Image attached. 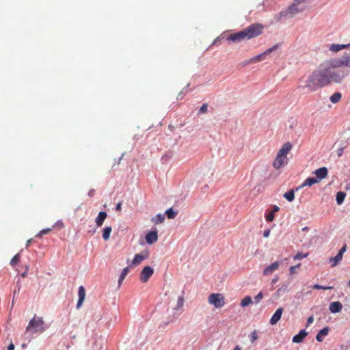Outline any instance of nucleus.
Masks as SVG:
<instances>
[{
	"instance_id": "37998d69",
	"label": "nucleus",
	"mask_w": 350,
	"mask_h": 350,
	"mask_svg": "<svg viewBox=\"0 0 350 350\" xmlns=\"http://www.w3.org/2000/svg\"><path fill=\"white\" fill-rule=\"evenodd\" d=\"M306 0H294L293 4H295L296 5H299V4L305 2Z\"/></svg>"
},
{
	"instance_id": "a19ab883",
	"label": "nucleus",
	"mask_w": 350,
	"mask_h": 350,
	"mask_svg": "<svg viewBox=\"0 0 350 350\" xmlns=\"http://www.w3.org/2000/svg\"><path fill=\"white\" fill-rule=\"evenodd\" d=\"M301 264H297L296 266H291L290 267V273L293 274L295 272V269L298 267H299Z\"/></svg>"
},
{
	"instance_id": "393cba45",
	"label": "nucleus",
	"mask_w": 350,
	"mask_h": 350,
	"mask_svg": "<svg viewBox=\"0 0 350 350\" xmlns=\"http://www.w3.org/2000/svg\"><path fill=\"white\" fill-rule=\"evenodd\" d=\"M345 196H346V193L345 192H342V191L337 192L336 198L337 204H341L344 202Z\"/></svg>"
},
{
	"instance_id": "0eeeda50",
	"label": "nucleus",
	"mask_w": 350,
	"mask_h": 350,
	"mask_svg": "<svg viewBox=\"0 0 350 350\" xmlns=\"http://www.w3.org/2000/svg\"><path fill=\"white\" fill-rule=\"evenodd\" d=\"M304 9L299 8L298 5L292 3L287 10L281 11L278 15L280 18H290L295 14L302 12Z\"/></svg>"
},
{
	"instance_id": "412c9836",
	"label": "nucleus",
	"mask_w": 350,
	"mask_h": 350,
	"mask_svg": "<svg viewBox=\"0 0 350 350\" xmlns=\"http://www.w3.org/2000/svg\"><path fill=\"white\" fill-rule=\"evenodd\" d=\"M266 55H267V54L265 53V52L262 53L261 54H259V55L251 58L247 62V64H254V63L261 62L262 60H263L265 59Z\"/></svg>"
},
{
	"instance_id": "49530a36",
	"label": "nucleus",
	"mask_w": 350,
	"mask_h": 350,
	"mask_svg": "<svg viewBox=\"0 0 350 350\" xmlns=\"http://www.w3.org/2000/svg\"><path fill=\"white\" fill-rule=\"evenodd\" d=\"M314 321V318L313 317H308V320H307V326H308L310 324H311Z\"/></svg>"
},
{
	"instance_id": "ddd939ff",
	"label": "nucleus",
	"mask_w": 350,
	"mask_h": 350,
	"mask_svg": "<svg viewBox=\"0 0 350 350\" xmlns=\"http://www.w3.org/2000/svg\"><path fill=\"white\" fill-rule=\"evenodd\" d=\"M282 312H283L282 308H278L270 319V321H269L270 324L271 325L276 324L280 320Z\"/></svg>"
},
{
	"instance_id": "473e14b6",
	"label": "nucleus",
	"mask_w": 350,
	"mask_h": 350,
	"mask_svg": "<svg viewBox=\"0 0 350 350\" xmlns=\"http://www.w3.org/2000/svg\"><path fill=\"white\" fill-rule=\"evenodd\" d=\"M308 256V253L306 254H303L301 252H299L297 253L295 256H294V260H301L302 258H304Z\"/></svg>"
},
{
	"instance_id": "7ed1b4c3",
	"label": "nucleus",
	"mask_w": 350,
	"mask_h": 350,
	"mask_svg": "<svg viewBox=\"0 0 350 350\" xmlns=\"http://www.w3.org/2000/svg\"><path fill=\"white\" fill-rule=\"evenodd\" d=\"M293 148L291 142H286L283 144L282 148L278 150L276 157L273 163V167L275 170H280L281 167L288 163L287 155Z\"/></svg>"
},
{
	"instance_id": "13d9d810",
	"label": "nucleus",
	"mask_w": 350,
	"mask_h": 350,
	"mask_svg": "<svg viewBox=\"0 0 350 350\" xmlns=\"http://www.w3.org/2000/svg\"><path fill=\"white\" fill-rule=\"evenodd\" d=\"M349 286H350V279H349Z\"/></svg>"
},
{
	"instance_id": "6e6552de",
	"label": "nucleus",
	"mask_w": 350,
	"mask_h": 350,
	"mask_svg": "<svg viewBox=\"0 0 350 350\" xmlns=\"http://www.w3.org/2000/svg\"><path fill=\"white\" fill-rule=\"evenodd\" d=\"M154 269L150 266H146L143 268L139 279L142 282H147L149 278L153 275Z\"/></svg>"
},
{
	"instance_id": "f704fd0d",
	"label": "nucleus",
	"mask_w": 350,
	"mask_h": 350,
	"mask_svg": "<svg viewBox=\"0 0 350 350\" xmlns=\"http://www.w3.org/2000/svg\"><path fill=\"white\" fill-rule=\"evenodd\" d=\"M251 342H254L255 340L258 339V335L256 331H253L250 334Z\"/></svg>"
},
{
	"instance_id": "5701e85b",
	"label": "nucleus",
	"mask_w": 350,
	"mask_h": 350,
	"mask_svg": "<svg viewBox=\"0 0 350 350\" xmlns=\"http://www.w3.org/2000/svg\"><path fill=\"white\" fill-rule=\"evenodd\" d=\"M111 231H112V228L110 227V226H107V227H105L103 228V239L105 241L109 240V239L110 237V234L111 233Z\"/></svg>"
},
{
	"instance_id": "8fccbe9b",
	"label": "nucleus",
	"mask_w": 350,
	"mask_h": 350,
	"mask_svg": "<svg viewBox=\"0 0 350 350\" xmlns=\"http://www.w3.org/2000/svg\"><path fill=\"white\" fill-rule=\"evenodd\" d=\"M279 210H280V208L277 205H274L271 212H273L274 213L275 212L279 211Z\"/></svg>"
},
{
	"instance_id": "1a4fd4ad",
	"label": "nucleus",
	"mask_w": 350,
	"mask_h": 350,
	"mask_svg": "<svg viewBox=\"0 0 350 350\" xmlns=\"http://www.w3.org/2000/svg\"><path fill=\"white\" fill-rule=\"evenodd\" d=\"M149 257V252L148 250L143 251L139 254H136L132 260L131 265L133 266H137L140 265L143 260Z\"/></svg>"
},
{
	"instance_id": "9b49d317",
	"label": "nucleus",
	"mask_w": 350,
	"mask_h": 350,
	"mask_svg": "<svg viewBox=\"0 0 350 350\" xmlns=\"http://www.w3.org/2000/svg\"><path fill=\"white\" fill-rule=\"evenodd\" d=\"M280 267V262L276 261L265 267L263 271V275H269L273 273L275 271L278 269Z\"/></svg>"
},
{
	"instance_id": "bb28decb",
	"label": "nucleus",
	"mask_w": 350,
	"mask_h": 350,
	"mask_svg": "<svg viewBox=\"0 0 350 350\" xmlns=\"http://www.w3.org/2000/svg\"><path fill=\"white\" fill-rule=\"evenodd\" d=\"M164 220H165V217H164V215H162V214H158V215H156L155 217L152 219V221L155 224H161V223H163L164 221Z\"/></svg>"
},
{
	"instance_id": "de8ad7c7",
	"label": "nucleus",
	"mask_w": 350,
	"mask_h": 350,
	"mask_svg": "<svg viewBox=\"0 0 350 350\" xmlns=\"http://www.w3.org/2000/svg\"><path fill=\"white\" fill-rule=\"evenodd\" d=\"M94 193H95V190H94V189H90V190L89 191V192H88V196H90V197H92V196H94Z\"/></svg>"
},
{
	"instance_id": "a18cd8bd",
	"label": "nucleus",
	"mask_w": 350,
	"mask_h": 350,
	"mask_svg": "<svg viewBox=\"0 0 350 350\" xmlns=\"http://www.w3.org/2000/svg\"><path fill=\"white\" fill-rule=\"evenodd\" d=\"M271 230L269 229L265 230L263 232V236L265 237H268L270 234Z\"/></svg>"
},
{
	"instance_id": "5fc2aeb1",
	"label": "nucleus",
	"mask_w": 350,
	"mask_h": 350,
	"mask_svg": "<svg viewBox=\"0 0 350 350\" xmlns=\"http://www.w3.org/2000/svg\"><path fill=\"white\" fill-rule=\"evenodd\" d=\"M124 279H121L120 277H119V280H118V286L120 287L122 284V282H123Z\"/></svg>"
},
{
	"instance_id": "f8f14e48",
	"label": "nucleus",
	"mask_w": 350,
	"mask_h": 350,
	"mask_svg": "<svg viewBox=\"0 0 350 350\" xmlns=\"http://www.w3.org/2000/svg\"><path fill=\"white\" fill-rule=\"evenodd\" d=\"M158 240V233L157 230L150 231L146 235V241L151 245L157 242Z\"/></svg>"
},
{
	"instance_id": "4d7b16f0",
	"label": "nucleus",
	"mask_w": 350,
	"mask_h": 350,
	"mask_svg": "<svg viewBox=\"0 0 350 350\" xmlns=\"http://www.w3.org/2000/svg\"><path fill=\"white\" fill-rule=\"evenodd\" d=\"M342 149L338 151V155L339 156H340L342 154Z\"/></svg>"
},
{
	"instance_id": "7c9ffc66",
	"label": "nucleus",
	"mask_w": 350,
	"mask_h": 350,
	"mask_svg": "<svg viewBox=\"0 0 350 350\" xmlns=\"http://www.w3.org/2000/svg\"><path fill=\"white\" fill-rule=\"evenodd\" d=\"M19 260H20V254H17L12 258V260L10 261L11 266L14 267L19 262Z\"/></svg>"
},
{
	"instance_id": "58836bf2",
	"label": "nucleus",
	"mask_w": 350,
	"mask_h": 350,
	"mask_svg": "<svg viewBox=\"0 0 350 350\" xmlns=\"http://www.w3.org/2000/svg\"><path fill=\"white\" fill-rule=\"evenodd\" d=\"M278 48V44H275L274 46H273L272 47L268 49L267 50L265 51V53L267 55H269L270 54L271 52L274 51L275 50H276Z\"/></svg>"
},
{
	"instance_id": "a211bd4d",
	"label": "nucleus",
	"mask_w": 350,
	"mask_h": 350,
	"mask_svg": "<svg viewBox=\"0 0 350 350\" xmlns=\"http://www.w3.org/2000/svg\"><path fill=\"white\" fill-rule=\"evenodd\" d=\"M349 47H350V44H331L329 46V49L332 52L336 53V52H338L339 51H340L342 49H347Z\"/></svg>"
},
{
	"instance_id": "4468645a",
	"label": "nucleus",
	"mask_w": 350,
	"mask_h": 350,
	"mask_svg": "<svg viewBox=\"0 0 350 350\" xmlns=\"http://www.w3.org/2000/svg\"><path fill=\"white\" fill-rule=\"evenodd\" d=\"M79 299L77 304V308L79 309L81 306L85 297V290L83 286H79L78 291Z\"/></svg>"
},
{
	"instance_id": "864d4df0",
	"label": "nucleus",
	"mask_w": 350,
	"mask_h": 350,
	"mask_svg": "<svg viewBox=\"0 0 350 350\" xmlns=\"http://www.w3.org/2000/svg\"><path fill=\"white\" fill-rule=\"evenodd\" d=\"M31 243V239H29L27 240V241L26 242V247H28Z\"/></svg>"
},
{
	"instance_id": "79ce46f5",
	"label": "nucleus",
	"mask_w": 350,
	"mask_h": 350,
	"mask_svg": "<svg viewBox=\"0 0 350 350\" xmlns=\"http://www.w3.org/2000/svg\"><path fill=\"white\" fill-rule=\"evenodd\" d=\"M288 288V285L287 284H283L278 290V291L280 292V291H286Z\"/></svg>"
},
{
	"instance_id": "9d476101",
	"label": "nucleus",
	"mask_w": 350,
	"mask_h": 350,
	"mask_svg": "<svg viewBox=\"0 0 350 350\" xmlns=\"http://www.w3.org/2000/svg\"><path fill=\"white\" fill-rule=\"evenodd\" d=\"M346 250L347 245H344L336 256L331 257L329 258V262L332 264V267L336 266L342 260L343 254L346 252Z\"/></svg>"
},
{
	"instance_id": "aec40b11",
	"label": "nucleus",
	"mask_w": 350,
	"mask_h": 350,
	"mask_svg": "<svg viewBox=\"0 0 350 350\" xmlns=\"http://www.w3.org/2000/svg\"><path fill=\"white\" fill-rule=\"evenodd\" d=\"M329 330V328L328 327H325L321 329L316 336V340L319 342H322L325 336L328 334Z\"/></svg>"
},
{
	"instance_id": "b1692460",
	"label": "nucleus",
	"mask_w": 350,
	"mask_h": 350,
	"mask_svg": "<svg viewBox=\"0 0 350 350\" xmlns=\"http://www.w3.org/2000/svg\"><path fill=\"white\" fill-rule=\"evenodd\" d=\"M341 97L342 94L340 92H335L330 96L329 100L332 103H337L340 101Z\"/></svg>"
},
{
	"instance_id": "4be33fe9",
	"label": "nucleus",
	"mask_w": 350,
	"mask_h": 350,
	"mask_svg": "<svg viewBox=\"0 0 350 350\" xmlns=\"http://www.w3.org/2000/svg\"><path fill=\"white\" fill-rule=\"evenodd\" d=\"M319 182V180H318V178H314V177H309L304 180V182L301 185V187H304L306 186L310 187L312 185L317 183Z\"/></svg>"
},
{
	"instance_id": "3c124183",
	"label": "nucleus",
	"mask_w": 350,
	"mask_h": 350,
	"mask_svg": "<svg viewBox=\"0 0 350 350\" xmlns=\"http://www.w3.org/2000/svg\"><path fill=\"white\" fill-rule=\"evenodd\" d=\"M14 345L12 343H10L8 347V350H14Z\"/></svg>"
},
{
	"instance_id": "20e7f679",
	"label": "nucleus",
	"mask_w": 350,
	"mask_h": 350,
	"mask_svg": "<svg viewBox=\"0 0 350 350\" xmlns=\"http://www.w3.org/2000/svg\"><path fill=\"white\" fill-rule=\"evenodd\" d=\"M44 322L41 317H33L29 323L25 333L33 334L44 331Z\"/></svg>"
},
{
	"instance_id": "4c0bfd02",
	"label": "nucleus",
	"mask_w": 350,
	"mask_h": 350,
	"mask_svg": "<svg viewBox=\"0 0 350 350\" xmlns=\"http://www.w3.org/2000/svg\"><path fill=\"white\" fill-rule=\"evenodd\" d=\"M207 109H208V105L206 103H204L201 106V107L199 110V113H204L207 111Z\"/></svg>"
},
{
	"instance_id": "39448f33",
	"label": "nucleus",
	"mask_w": 350,
	"mask_h": 350,
	"mask_svg": "<svg viewBox=\"0 0 350 350\" xmlns=\"http://www.w3.org/2000/svg\"><path fill=\"white\" fill-rule=\"evenodd\" d=\"M331 60L336 68L346 67L350 69V53H345L340 57L332 58Z\"/></svg>"
},
{
	"instance_id": "f03ea898",
	"label": "nucleus",
	"mask_w": 350,
	"mask_h": 350,
	"mask_svg": "<svg viewBox=\"0 0 350 350\" xmlns=\"http://www.w3.org/2000/svg\"><path fill=\"white\" fill-rule=\"evenodd\" d=\"M263 25L260 23L252 24L243 30L232 33L227 37V40L233 42H239L245 40H250L258 36L262 33Z\"/></svg>"
},
{
	"instance_id": "09e8293b",
	"label": "nucleus",
	"mask_w": 350,
	"mask_h": 350,
	"mask_svg": "<svg viewBox=\"0 0 350 350\" xmlns=\"http://www.w3.org/2000/svg\"><path fill=\"white\" fill-rule=\"evenodd\" d=\"M121 208H122V202H119V203L116 205V211H121Z\"/></svg>"
},
{
	"instance_id": "f257e3e1",
	"label": "nucleus",
	"mask_w": 350,
	"mask_h": 350,
	"mask_svg": "<svg viewBox=\"0 0 350 350\" xmlns=\"http://www.w3.org/2000/svg\"><path fill=\"white\" fill-rule=\"evenodd\" d=\"M347 75L348 72L345 70H337L329 59L322 63L318 69L308 76L305 87L310 92H314L331 83H341Z\"/></svg>"
},
{
	"instance_id": "603ef678",
	"label": "nucleus",
	"mask_w": 350,
	"mask_h": 350,
	"mask_svg": "<svg viewBox=\"0 0 350 350\" xmlns=\"http://www.w3.org/2000/svg\"><path fill=\"white\" fill-rule=\"evenodd\" d=\"M279 280V278L278 276H275L274 278L272 279L271 283L275 284Z\"/></svg>"
},
{
	"instance_id": "6e6d98bb",
	"label": "nucleus",
	"mask_w": 350,
	"mask_h": 350,
	"mask_svg": "<svg viewBox=\"0 0 350 350\" xmlns=\"http://www.w3.org/2000/svg\"><path fill=\"white\" fill-rule=\"evenodd\" d=\"M234 350H241V348L239 346H236Z\"/></svg>"
},
{
	"instance_id": "c9c22d12",
	"label": "nucleus",
	"mask_w": 350,
	"mask_h": 350,
	"mask_svg": "<svg viewBox=\"0 0 350 350\" xmlns=\"http://www.w3.org/2000/svg\"><path fill=\"white\" fill-rule=\"evenodd\" d=\"M51 230V228H45V229H42V230L40 231V232L36 235V237H41L42 236L43 234H46L47 233H49L50 231Z\"/></svg>"
},
{
	"instance_id": "423d86ee",
	"label": "nucleus",
	"mask_w": 350,
	"mask_h": 350,
	"mask_svg": "<svg viewBox=\"0 0 350 350\" xmlns=\"http://www.w3.org/2000/svg\"><path fill=\"white\" fill-rule=\"evenodd\" d=\"M208 301L216 308H220L225 305V298L220 293H211L208 297Z\"/></svg>"
},
{
	"instance_id": "2eb2a0df",
	"label": "nucleus",
	"mask_w": 350,
	"mask_h": 350,
	"mask_svg": "<svg viewBox=\"0 0 350 350\" xmlns=\"http://www.w3.org/2000/svg\"><path fill=\"white\" fill-rule=\"evenodd\" d=\"M308 334V333L305 329H301L298 334L293 336V342L295 343L301 342Z\"/></svg>"
},
{
	"instance_id": "2f4dec72",
	"label": "nucleus",
	"mask_w": 350,
	"mask_h": 350,
	"mask_svg": "<svg viewBox=\"0 0 350 350\" xmlns=\"http://www.w3.org/2000/svg\"><path fill=\"white\" fill-rule=\"evenodd\" d=\"M312 288L314 289H317V290H319V289L328 290V289H332L333 286H321L319 284H314L312 286Z\"/></svg>"
},
{
	"instance_id": "e433bc0d",
	"label": "nucleus",
	"mask_w": 350,
	"mask_h": 350,
	"mask_svg": "<svg viewBox=\"0 0 350 350\" xmlns=\"http://www.w3.org/2000/svg\"><path fill=\"white\" fill-rule=\"evenodd\" d=\"M263 297L262 292H259L254 297V300L256 303H259Z\"/></svg>"
},
{
	"instance_id": "cd10ccee",
	"label": "nucleus",
	"mask_w": 350,
	"mask_h": 350,
	"mask_svg": "<svg viewBox=\"0 0 350 350\" xmlns=\"http://www.w3.org/2000/svg\"><path fill=\"white\" fill-rule=\"evenodd\" d=\"M252 303V298L250 296L245 297L241 301V306L245 308Z\"/></svg>"
},
{
	"instance_id": "dca6fc26",
	"label": "nucleus",
	"mask_w": 350,
	"mask_h": 350,
	"mask_svg": "<svg viewBox=\"0 0 350 350\" xmlns=\"http://www.w3.org/2000/svg\"><path fill=\"white\" fill-rule=\"evenodd\" d=\"M327 169L325 167H322L314 171V174L317 176V178L319 180L325 178L327 176Z\"/></svg>"
},
{
	"instance_id": "72a5a7b5",
	"label": "nucleus",
	"mask_w": 350,
	"mask_h": 350,
	"mask_svg": "<svg viewBox=\"0 0 350 350\" xmlns=\"http://www.w3.org/2000/svg\"><path fill=\"white\" fill-rule=\"evenodd\" d=\"M129 272V267H126L124 268L122 271V273H121V274H120V275L121 279H124Z\"/></svg>"
},
{
	"instance_id": "c85d7f7f",
	"label": "nucleus",
	"mask_w": 350,
	"mask_h": 350,
	"mask_svg": "<svg viewBox=\"0 0 350 350\" xmlns=\"http://www.w3.org/2000/svg\"><path fill=\"white\" fill-rule=\"evenodd\" d=\"M184 300L185 299H184L183 296L178 297V300H177V304L174 309L176 310L181 309L184 305Z\"/></svg>"
},
{
	"instance_id": "c03bdc74",
	"label": "nucleus",
	"mask_w": 350,
	"mask_h": 350,
	"mask_svg": "<svg viewBox=\"0 0 350 350\" xmlns=\"http://www.w3.org/2000/svg\"><path fill=\"white\" fill-rule=\"evenodd\" d=\"M28 269H29V267L27 266L26 267V269H25V271L21 274V277L25 278L27 277V272H28Z\"/></svg>"
},
{
	"instance_id": "f3484780",
	"label": "nucleus",
	"mask_w": 350,
	"mask_h": 350,
	"mask_svg": "<svg viewBox=\"0 0 350 350\" xmlns=\"http://www.w3.org/2000/svg\"><path fill=\"white\" fill-rule=\"evenodd\" d=\"M107 214L105 211H100L99 212L98 216L96 217L95 219L96 224L98 227H100L105 221V219L107 218Z\"/></svg>"
},
{
	"instance_id": "a878e982",
	"label": "nucleus",
	"mask_w": 350,
	"mask_h": 350,
	"mask_svg": "<svg viewBox=\"0 0 350 350\" xmlns=\"http://www.w3.org/2000/svg\"><path fill=\"white\" fill-rule=\"evenodd\" d=\"M284 197L289 202H292L295 198L294 190L291 189L284 194Z\"/></svg>"
},
{
	"instance_id": "ea45409f",
	"label": "nucleus",
	"mask_w": 350,
	"mask_h": 350,
	"mask_svg": "<svg viewBox=\"0 0 350 350\" xmlns=\"http://www.w3.org/2000/svg\"><path fill=\"white\" fill-rule=\"evenodd\" d=\"M274 213L273 212H270L269 214L266 215V219L268 221H272L274 219Z\"/></svg>"
},
{
	"instance_id": "6ab92c4d",
	"label": "nucleus",
	"mask_w": 350,
	"mask_h": 350,
	"mask_svg": "<svg viewBox=\"0 0 350 350\" xmlns=\"http://www.w3.org/2000/svg\"><path fill=\"white\" fill-rule=\"evenodd\" d=\"M342 304L339 301H334L330 304L329 310L332 313L339 312L342 310Z\"/></svg>"
},
{
	"instance_id": "c756f323",
	"label": "nucleus",
	"mask_w": 350,
	"mask_h": 350,
	"mask_svg": "<svg viewBox=\"0 0 350 350\" xmlns=\"http://www.w3.org/2000/svg\"><path fill=\"white\" fill-rule=\"evenodd\" d=\"M165 213L167 218L169 219H174L177 215V213L175 212L172 208L167 209Z\"/></svg>"
}]
</instances>
